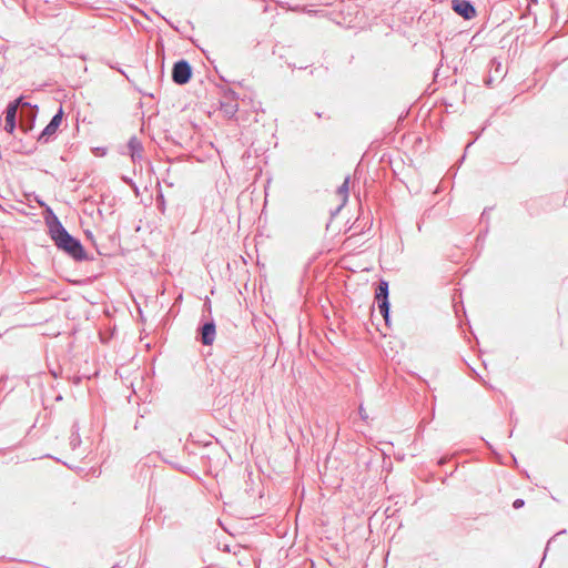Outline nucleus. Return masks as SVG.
<instances>
[{"instance_id": "nucleus-29", "label": "nucleus", "mask_w": 568, "mask_h": 568, "mask_svg": "<svg viewBox=\"0 0 568 568\" xmlns=\"http://www.w3.org/2000/svg\"><path fill=\"white\" fill-rule=\"evenodd\" d=\"M477 138H475L473 141L468 142L466 148H465V151L463 153V155L460 156V159L458 160V166L465 161L466 159V155H467V151L468 149L476 142Z\"/></svg>"}, {"instance_id": "nucleus-49", "label": "nucleus", "mask_w": 568, "mask_h": 568, "mask_svg": "<svg viewBox=\"0 0 568 568\" xmlns=\"http://www.w3.org/2000/svg\"><path fill=\"white\" fill-rule=\"evenodd\" d=\"M434 75H435V79H437V77H438V70H436V71L434 72Z\"/></svg>"}, {"instance_id": "nucleus-6", "label": "nucleus", "mask_w": 568, "mask_h": 568, "mask_svg": "<svg viewBox=\"0 0 568 568\" xmlns=\"http://www.w3.org/2000/svg\"><path fill=\"white\" fill-rule=\"evenodd\" d=\"M452 9L465 20H471L477 16L475 3L471 0H452Z\"/></svg>"}, {"instance_id": "nucleus-52", "label": "nucleus", "mask_w": 568, "mask_h": 568, "mask_svg": "<svg viewBox=\"0 0 568 568\" xmlns=\"http://www.w3.org/2000/svg\"><path fill=\"white\" fill-rule=\"evenodd\" d=\"M511 420L518 422V418L510 417Z\"/></svg>"}, {"instance_id": "nucleus-43", "label": "nucleus", "mask_w": 568, "mask_h": 568, "mask_svg": "<svg viewBox=\"0 0 568 568\" xmlns=\"http://www.w3.org/2000/svg\"><path fill=\"white\" fill-rule=\"evenodd\" d=\"M136 91H139L141 94L145 95V97H153L152 93H146V92H143L141 89L139 88H135Z\"/></svg>"}, {"instance_id": "nucleus-8", "label": "nucleus", "mask_w": 568, "mask_h": 568, "mask_svg": "<svg viewBox=\"0 0 568 568\" xmlns=\"http://www.w3.org/2000/svg\"><path fill=\"white\" fill-rule=\"evenodd\" d=\"M4 114V131L8 134L13 135L17 130V114L14 113V109L6 108L3 111Z\"/></svg>"}, {"instance_id": "nucleus-9", "label": "nucleus", "mask_w": 568, "mask_h": 568, "mask_svg": "<svg viewBox=\"0 0 568 568\" xmlns=\"http://www.w3.org/2000/svg\"><path fill=\"white\" fill-rule=\"evenodd\" d=\"M222 373L229 378L237 377L239 375V362L237 357L233 356L232 358L225 361L222 366Z\"/></svg>"}, {"instance_id": "nucleus-39", "label": "nucleus", "mask_w": 568, "mask_h": 568, "mask_svg": "<svg viewBox=\"0 0 568 568\" xmlns=\"http://www.w3.org/2000/svg\"><path fill=\"white\" fill-rule=\"evenodd\" d=\"M510 459H511V464L516 467V468H519V465H518V462H517V458L514 454H510Z\"/></svg>"}, {"instance_id": "nucleus-13", "label": "nucleus", "mask_w": 568, "mask_h": 568, "mask_svg": "<svg viewBox=\"0 0 568 568\" xmlns=\"http://www.w3.org/2000/svg\"><path fill=\"white\" fill-rule=\"evenodd\" d=\"M349 181L351 176L347 175L343 183L337 187L336 193L343 197V204H346L349 195Z\"/></svg>"}, {"instance_id": "nucleus-44", "label": "nucleus", "mask_w": 568, "mask_h": 568, "mask_svg": "<svg viewBox=\"0 0 568 568\" xmlns=\"http://www.w3.org/2000/svg\"><path fill=\"white\" fill-rule=\"evenodd\" d=\"M8 48L4 44H0V53H4Z\"/></svg>"}, {"instance_id": "nucleus-47", "label": "nucleus", "mask_w": 568, "mask_h": 568, "mask_svg": "<svg viewBox=\"0 0 568 568\" xmlns=\"http://www.w3.org/2000/svg\"><path fill=\"white\" fill-rule=\"evenodd\" d=\"M0 210L3 211V212H8V210L4 206H2L1 203H0Z\"/></svg>"}, {"instance_id": "nucleus-36", "label": "nucleus", "mask_w": 568, "mask_h": 568, "mask_svg": "<svg viewBox=\"0 0 568 568\" xmlns=\"http://www.w3.org/2000/svg\"><path fill=\"white\" fill-rule=\"evenodd\" d=\"M344 205L345 204H343L342 202L341 205H338L334 211H331V217L333 219L334 216H336Z\"/></svg>"}, {"instance_id": "nucleus-21", "label": "nucleus", "mask_w": 568, "mask_h": 568, "mask_svg": "<svg viewBox=\"0 0 568 568\" xmlns=\"http://www.w3.org/2000/svg\"><path fill=\"white\" fill-rule=\"evenodd\" d=\"M209 316H213L212 315V301L209 296H206L204 298V302H203V305H202V314H201V317H206L209 318Z\"/></svg>"}, {"instance_id": "nucleus-10", "label": "nucleus", "mask_w": 568, "mask_h": 568, "mask_svg": "<svg viewBox=\"0 0 568 568\" xmlns=\"http://www.w3.org/2000/svg\"><path fill=\"white\" fill-rule=\"evenodd\" d=\"M239 110V103L233 101H220V111L227 118L233 119Z\"/></svg>"}, {"instance_id": "nucleus-23", "label": "nucleus", "mask_w": 568, "mask_h": 568, "mask_svg": "<svg viewBox=\"0 0 568 568\" xmlns=\"http://www.w3.org/2000/svg\"><path fill=\"white\" fill-rule=\"evenodd\" d=\"M485 446L491 452V454L494 455V460L496 463H499V464H504L503 460H501V455L500 453L497 452V449L488 442V440H485Z\"/></svg>"}, {"instance_id": "nucleus-20", "label": "nucleus", "mask_w": 568, "mask_h": 568, "mask_svg": "<svg viewBox=\"0 0 568 568\" xmlns=\"http://www.w3.org/2000/svg\"><path fill=\"white\" fill-rule=\"evenodd\" d=\"M20 148L16 150V153L23 154V155H32L37 151V145L32 144L30 148L28 145H24L22 140L19 141Z\"/></svg>"}, {"instance_id": "nucleus-40", "label": "nucleus", "mask_w": 568, "mask_h": 568, "mask_svg": "<svg viewBox=\"0 0 568 568\" xmlns=\"http://www.w3.org/2000/svg\"><path fill=\"white\" fill-rule=\"evenodd\" d=\"M201 460H202V464L203 465H206V463L210 462V456L209 455H202L201 456Z\"/></svg>"}, {"instance_id": "nucleus-55", "label": "nucleus", "mask_w": 568, "mask_h": 568, "mask_svg": "<svg viewBox=\"0 0 568 568\" xmlns=\"http://www.w3.org/2000/svg\"><path fill=\"white\" fill-rule=\"evenodd\" d=\"M43 1L47 2V3L50 2V0H43Z\"/></svg>"}, {"instance_id": "nucleus-28", "label": "nucleus", "mask_w": 568, "mask_h": 568, "mask_svg": "<svg viewBox=\"0 0 568 568\" xmlns=\"http://www.w3.org/2000/svg\"><path fill=\"white\" fill-rule=\"evenodd\" d=\"M106 153H108V149L105 146H98V148L93 149V154L95 156L102 158V156H105Z\"/></svg>"}, {"instance_id": "nucleus-4", "label": "nucleus", "mask_w": 568, "mask_h": 568, "mask_svg": "<svg viewBox=\"0 0 568 568\" xmlns=\"http://www.w3.org/2000/svg\"><path fill=\"white\" fill-rule=\"evenodd\" d=\"M64 119V111L62 106H59L58 111L52 115L49 123L42 129L37 135V142L47 144L57 138L60 125Z\"/></svg>"}, {"instance_id": "nucleus-37", "label": "nucleus", "mask_w": 568, "mask_h": 568, "mask_svg": "<svg viewBox=\"0 0 568 568\" xmlns=\"http://www.w3.org/2000/svg\"><path fill=\"white\" fill-rule=\"evenodd\" d=\"M359 416H361V419H363V420H366L368 418V415L366 414L363 406L359 407Z\"/></svg>"}, {"instance_id": "nucleus-5", "label": "nucleus", "mask_w": 568, "mask_h": 568, "mask_svg": "<svg viewBox=\"0 0 568 568\" xmlns=\"http://www.w3.org/2000/svg\"><path fill=\"white\" fill-rule=\"evenodd\" d=\"M193 77V67L186 59L176 60L171 70L172 82L176 85L187 84Z\"/></svg>"}, {"instance_id": "nucleus-3", "label": "nucleus", "mask_w": 568, "mask_h": 568, "mask_svg": "<svg viewBox=\"0 0 568 568\" xmlns=\"http://www.w3.org/2000/svg\"><path fill=\"white\" fill-rule=\"evenodd\" d=\"M216 337V324L213 316L200 317L195 339L203 346H212Z\"/></svg>"}, {"instance_id": "nucleus-16", "label": "nucleus", "mask_w": 568, "mask_h": 568, "mask_svg": "<svg viewBox=\"0 0 568 568\" xmlns=\"http://www.w3.org/2000/svg\"><path fill=\"white\" fill-rule=\"evenodd\" d=\"M329 73V68L320 65L310 70V74L316 77L320 81L324 82Z\"/></svg>"}, {"instance_id": "nucleus-12", "label": "nucleus", "mask_w": 568, "mask_h": 568, "mask_svg": "<svg viewBox=\"0 0 568 568\" xmlns=\"http://www.w3.org/2000/svg\"><path fill=\"white\" fill-rule=\"evenodd\" d=\"M12 106L14 109L16 114H17V110L19 106H29V108H33L36 111H38V105L31 104L29 101L26 100V98L23 95H19L14 100L10 101L6 108H12Z\"/></svg>"}, {"instance_id": "nucleus-14", "label": "nucleus", "mask_w": 568, "mask_h": 568, "mask_svg": "<svg viewBox=\"0 0 568 568\" xmlns=\"http://www.w3.org/2000/svg\"><path fill=\"white\" fill-rule=\"evenodd\" d=\"M79 430H80L79 424H78V422H74L72 425V428H71V436H70V446L73 450L75 448H78L81 444V437H80Z\"/></svg>"}, {"instance_id": "nucleus-50", "label": "nucleus", "mask_w": 568, "mask_h": 568, "mask_svg": "<svg viewBox=\"0 0 568 568\" xmlns=\"http://www.w3.org/2000/svg\"><path fill=\"white\" fill-rule=\"evenodd\" d=\"M202 51H203V53L205 54V57L209 59L207 51H205V50H203V49H202Z\"/></svg>"}, {"instance_id": "nucleus-2", "label": "nucleus", "mask_w": 568, "mask_h": 568, "mask_svg": "<svg viewBox=\"0 0 568 568\" xmlns=\"http://www.w3.org/2000/svg\"><path fill=\"white\" fill-rule=\"evenodd\" d=\"M375 303L378 307L381 315L384 318L386 326H390L392 311L389 302V283L385 278L381 277L375 287L374 294Z\"/></svg>"}, {"instance_id": "nucleus-18", "label": "nucleus", "mask_w": 568, "mask_h": 568, "mask_svg": "<svg viewBox=\"0 0 568 568\" xmlns=\"http://www.w3.org/2000/svg\"><path fill=\"white\" fill-rule=\"evenodd\" d=\"M162 460L165 464L170 465L175 470L180 471L181 474H185V475H190L191 474V469L189 467H185V466H183L181 464H178V463H175L173 460H170V459H168V458H165L163 456H162Z\"/></svg>"}, {"instance_id": "nucleus-56", "label": "nucleus", "mask_w": 568, "mask_h": 568, "mask_svg": "<svg viewBox=\"0 0 568 568\" xmlns=\"http://www.w3.org/2000/svg\"><path fill=\"white\" fill-rule=\"evenodd\" d=\"M0 199H4L3 195H0Z\"/></svg>"}, {"instance_id": "nucleus-17", "label": "nucleus", "mask_w": 568, "mask_h": 568, "mask_svg": "<svg viewBox=\"0 0 568 568\" xmlns=\"http://www.w3.org/2000/svg\"><path fill=\"white\" fill-rule=\"evenodd\" d=\"M155 205H156L158 211L161 214L165 213L166 203H165V197H164L161 186H159L158 192H156Z\"/></svg>"}, {"instance_id": "nucleus-34", "label": "nucleus", "mask_w": 568, "mask_h": 568, "mask_svg": "<svg viewBox=\"0 0 568 568\" xmlns=\"http://www.w3.org/2000/svg\"><path fill=\"white\" fill-rule=\"evenodd\" d=\"M112 69L116 70L119 73H121L130 83H133L131 78L128 75V73L120 67L111 65Z\"/></svg>"}, {"instance_id": "nucleus-32", "label": "nucleus", "mask_w": 568, "mask_h": 568, "mask_svg": "<svg viewBox=\"0 0 568 568\" xmlns=\"http://www.w3.org/2000/svg\"><path fill=\"white\" fill-rule=\"evenodd\" d=\"M489 225H486L484 230H480L477 235V241H484L486 235L488 234Z\"/></svg>"}, {"instance_id": "nucleus-31", "label": "nucleus", "mask_w": 568, "mask_h": 568, "mask_svg": "<svg viewBox=\"0 0 568 568\" xmlns=\"http://www.w3.org/2000/svg\"><path fill=\"white\" fill-rule=\"evenodd\" d=\"M84 376L83 375H73L72 377H70V382L75 385V386H79L81 385L82 381H83Z\"/></svg>"}, {"instance_id": "nucleus-1", "label": "nucleus", "mask_w": 568, "mask_h": 568, "mask_svg": "<svg viewBox=\"0 0 568 568\" xmlns=\"http://www.w3.org/2000/svg\"><path fill=\"white\" fill-rule=\"evenodd\" d=\"M37 202L43 206V220L47 226V234L57 250L74 263L93 261L94 256L87 251L79 237L72 235L65 229L52 207L38 196Z\"/></svg>"}, {"instance_id": "nucleus-30", "label": "nucleus", "mask_w": 568, "mask_h": 568, "mask_svg": "<svg viewBox=\"0 0 568 568\" xmlns=\"http://www.w3.org/2000/svg\"><path fill=\"white\" fill-rule=\"evenodd\" d=\"M365 232V226H362L359 231L354 232L348 239L347 242H355L356 239Z\"/></svg>"}, {"instance_id": "nucleus-53", "label": "nucleus", "mask_w": 568, "mask_h": 568, "mask_svg": "<svg viewBox=\"0 0 568 568\" xmlns=\"http://www.w3.org/2000/svg\"><path fill=\"white\" fill-rule=\"evenodd\" d=\"M511 420L518 422V418L510 417Z\"/></svg>"}, {"instance_id": "nucleus-24", "label": "nucleus", "mask_w": 568, "mask_h": 568, "mask_svg": "<svg viewBox=\"0 0 568 568\" xmlns=\"http://www.w3.org/2000/svg\"><path fill=\"white\" fill-rule=\"evenodd\" d=\"M566 532H567V530H566V529H561V530H559L555 536H552V537L547 541L546 547H545V550H544V554H542V559H541V561H540V564H539V568L541 567V565H542L544 560L546 559V556H547V552H548V550H549V546H550L551 541H552L557 536H559V535H564V534H566Z\"/></svg>"}, {"instance_id": "nucleus-42", "label": "nucleus", "mask_w": 568, "mask_h": 568, "mask_svg": "<svg viewBox=\"0 0 568 568\" xmlns=\"http://www.w3.org/2000/svg\"><path fill=\"white\" fill-rule=\"evenodd\" d=\"M367 219H368V221L366 222V224H368V230H369L373 225V217L371 216L369 212H368Z\"/></svg>"}, {"instance_id": "nucleus-26", "label": "nucleus", "mask_w": 568, "mask_h": 568, "mask_svg": "<svg viewBox=\"0 0 568 568\" xmlns=\"http://www.w3.org/2000/svg\"><path fill=\"white\" fill-rule=\"evenodd\" d=\"M493 206H487L484 209V211L480 214V222L485 223L486 225H489V215L488 213L493 210Z\"/></svg>"}, {"instance_id": "nucleus-38", "label": "nucleus", "mask_w": 568, "mask_h": 568, "mask_svg": "<svg viewBox=\"0 0 568 568\" xmlns=\"http://www.w3.org/2000/svg\"><path fill=\"white\" fill-rule=\"evenodd\" d=\"M154 12H155L158 16H160V17L162 18V16L159 13V11H154ZM163 19L166 21V23H168L171 28H173L174 30H179V29H178V27H176V26H174L172 21H170L169 19H165L164 17H163Z\"/></svg>"}, {"instance_id": "nucleus-7", "label": "nucleus", "mask_w": 568, "mask_h": 568, "mask_svg": "<svg viewBox=\"0 0 568 568\" xmlns=\"http://www.w3.org/2000/svg\"><path fill=\"white\" fill-rule=\"evenodd\" d=\"M128 154L131 158L133 163H136L142 160V152L144 150L142 142L136 138V135H132L128 143Z\"/></svg>"}, {"instance_id": "nucleus-41", "label": "nucleus", "mask_w": 568, "mask_h": 568, "mask_svg": "<svg viewBox=\"0 0 568 568\" xmlns=\"http://www.w3.org/2000/svg\"><path fill=\"white\" fill-rule=\"evenodd\" d=\"M519 474H520L523 477L527 478V479H529V478H530V476H529V474H528V471H527L526 469H520V470H519Z\"/></svg>"}, {"instance_id": "nucleus-48", "label": "nucleus", "mask_w": 568, "mask_h": 568, "mask_svg": "<svg viewBox=\"0 0 568 568\" xmlns=\"http://www.w3.org/2000/svg\"><path fill=\"white\" fill-rule=\"evenodd\" d=\"M315 115H316L317 118H322V112H316V113H315Z\"/></svg>"}, {"instance_id": "nucleus-19", "label": "nucleus", "mask_w": 568, "mask_h": 568, "mask_svg": "<svg viewBox=\"0 0 568 568\" xmlns=\"http://www.w3.org/2000/svg\"><path fill=\"white\" fill-rule=\"evenodd\" d=\"M120 179H121V181H122L123 183H125L129 187H131V189H132V191H133V193H134V195H135L136 197H138V196H140V194H141V193H140V189H139L138 184L134 182V180H133L132 178H130V176H128V175L122 174V175L120 176Z\"/></svg>"}, {"instance_id": "nucleus-27", "label": "nucleus", "mask_w": 568, "mask_h": 568, "mask_svg": "<svg viewBox=\"0 0 568 568\" xmlns=\"http://www.w3.org/2000/svg\"><path fill=\"white\" fill-rule=\"evenodd\" d=\"M483 81L486 87L490 88L494 84V82H496L498 80L494 74H490L489 72H487V74L484 77Z\"/></svg>"}, {"instance_id": "nucleus-15", "label": "nucleus", "mask_w": 568, "mask_h": 568, "mask_svg": "<svg viewBox=\"0 0 568 568\" xmlns=\"http://www.w3.org/2000/svg\"><path fill=\"white\" fill-rule=\"evenodd\" d=\"M219 88L221 89V93H222V98H223L222 101L237 102V100L240 99L239 93L236 91H234L232 88L223 87V85H219Z\"/></svg>"}, {"instance_id": "nucleus-22", "label": "nucleus", "mask_w": 568, "mask_h": 568, "mask_svg": "<svg viewBox=\"0 0 568 568\" xmlns=\"http://www.w3.org/2000/svg\"><path fill=\"white\" fill-rule=\"evenodd\" d=\"M37 113L38 111H34L32 114H31V119H30V122L29 123H21L20 125V129L21 131L24 133V134H28L33 128H34V124H36V119H37Z\"/></svg>"}, {"instance_id": "nucleus-33", "label": "nucleus", "mask_w": 568, "mask_h": 568, "mask_svg": "<svg viewBox=\"0 0 568 568\" xmlns=\"http://www.w3.org/2000/svg\"><path fill=\"white\" fill-rule=\"evenodd\" d=\"M525 506V500L523 498H517L513 501V508L514 509H520Z\"/></svg>"}, {"instance_id": "nucleus-25", "label": "nucleus", "mask_w": 568, "mask_h": 568, "mask_svg": "<svg viewBox=\"0 0 568 568\" xmlns=\"http://www.w3.org/2000/svg\"><path fill=\"white\" fill-rule=\"evenodd\" d=\"M156 60L160 62V67H161V79H163V75H164V60H165L163 44L161 45V48L159 49V51H158V53H156Z\"/></svg>"}, {"instance_id": "nucleus-45", "label": "nucleus", "mask_w": 568, "mask_h": 568, "mask_svg": "<svg viewBox=\"0 0 568 568\" xmlns=\"http://www.w3.org/2000/svg\"><path fill=\"white\" fill-rule=\"evenodd\" d=\"M219 78H220L223 82L229 83V80H227L224 75H222V74H220V73H219Z\"/></svg>"}, {"instance_id": "nucleus-51", "label": "nucleus", "mask_w": 568, "mask_h": 568, "mask_svg": "<svg viewBox=\"0 0 568 568\" xmlns=\"http://www.w3.org/2000/svg\"><path fill=\"white\" fill-rule=\"evenodd\" d=\"M61 399H62V396H61V395H59V396L57 397V400H61Z\"/></svg>"}, {"instance_id": "nucleus-11", "label": "nucleus", "mask_w": 568, "mask_h": 568, "mask_svg": "<svg viewBox=\"0 0 568 568\" xmlns=\"http://www.w3.org/2000/svg\"><path fill=\"white\" fill-rule=\"evenodd\" d=\"M488 72L490 74H494L497 78V80L500 81L505 75L503 62L497 58L490 59L488 64Z\"/></svg>"}, {"instance_id": "nucleus-35", "label": "nucleus", "mask_w": 568, "mask_h": 568, "mask_svg": "<svg viewBox=\"0 0 568 568\" xmlns=\"http://www.w3.org/2000/svg\"><path fill=\"white\" fill-rule=\"evenodd\" d=\"M84 235L88 240H90L95 246H97V243H95V240H94V235H93V232L90 231V230H85L84 231Z\"/></svg>"}, {"instance_id": "nucleus-46", "label": "nucleus", "mask_w": 568, "mask_h": 568, "mask_svg": "<svg viewBox=\"0 0 568 568\" xmlns=\"http://www.w3.org/2000/svg\"><path fill=\"white\" fill-rule=\"evenodd\" d=\"M310 12L313 13V14H318L322 11L321 10H313V11H310Z\"/></svg>"}, {"instance_id": "nucleus-54", "label": "nucleus", "mask_w": 568, "mask_h": 568, "mask_svg": "<svg viewBox=\"0 0 568 568\" xmlns=\"http://www.w3.org/2000/svg\"><path fill=\"white\" fill-rule=\"evenodd\" d=\"M111 568H119V565H118V564H115V565H113Z\"/></svg>"}]
</instances>
